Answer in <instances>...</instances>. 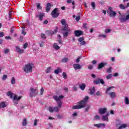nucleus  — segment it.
Wrapping results in <instances>:
<instances>
[{
	"instance_id": "nucleus-1",
	"label": "nucleus",
	"mask_w": 129,
	"mask_h": 129,
	"mask_svg": "<svg viewBox=\"0 0 129 129\" xmlns=\"http://www.w3.org/2000/svg\"><path fill=\"white\" fill-rule=\"evenodd\" d=\"M53 98L56 100V103L58 104V107L55 106L53 108V111L58 112L59 111V109L62 107V103L60 99H63V98H64V96L60 95L58 97L57 96H53Z\"/></svg>"
},
{
	"instance_id": "nucleus-2",
	"label": "nucleus",
	"mask_w": 129,
	"mask_h": 129,
	"mask_svg": "<svg viewBox=\"0 0 129 129\" xmlns=\"http://www.w3.org/2000/svg\"><path fill=\"white\" fill-rule=\"evenodd\" d=\"M34 67V64L32 63H29L28 64H25L23 68V71L28 74V73H32L33 72V67Z\"/></svg>"
},
{
	"instance_id": "nucleus-3",
	"label": "nucleus",
	"mask_w": 129,
	"mask_h": 129,
	"mask_svg": "<svg viewBox=\"0 0 129 129\" xmlns=\"http://www.w3.org/2000/svg\"><path fill=\"white\" fill-rule=\"evenodd\" d=\"M118 19L121 23H124L129 20V14L127 15H122L120 12H118Z\"/></svg>"
},
{
	"instance_id": "nucleus-4",
	"label": "nucleus",
	"mask_w": 129,
	"mask_h": 129,
	"mask_svg": "<svg viewBox=\"0 0 129 129\" xmlns=\"http://www.w3.org/2000/svg\"><path fill=\"white\" fill-rule=\"evenodd\" d=\"M60 23L62 26H63L62 28V31H64V32L68 31V32H71V30L68 29V24H66V21L65 19H61Z\"/></svg>"
},
{
	"instance_id": "nucleus-5",
	"label": "nucleus",
	"mask_w": 129,
	"mask_h": 129,
	"mask_svg": "<svg viewBox=\"0 0 129 129\" xmlns=\"http://www.w3.org/2000/svg\"><path fill=\"white\" fill-rule=\"evenodd\" d=\"M51 16L53 19H56L60 16V13L58 11V8H55L50 13Z\"/></svg>"
},
{
	"instance_id": "nucleus-6",
	"label": "nucleus",
	"mask_w": 129,
	"mask_h": 129,
	"mask_svg": "<svg viewBox=\"0 0 129 129\" xmlns=\"http://www.w3.org/2000/svg\"><path fill=\"white\" fill-rule=\"evenodd\" d=\"M107 13L109 14L110 17L111 18L112 17H116V12L115 11H113L112 8L111 7H108Z\"/></svg>"
},
{
	"instance_id": "nucleus-7",
	"label": "nucleus",
	"mask_w": 129,
	"mask_h": 129,
	"mask_svg": "<svg viewBox=\"0 0 129 129\" xmlns=\"http://www.w3.org/2000/svg\"><path fill=\"white\" fill-rule=\"evenodd\" d=\"M30 91H31L30 94V97H34L38 94V89H34V88H31Z\"/></svg>"
},
{
	"instance_id": "nucleus-8",
	"label": "nucleus",
	"mask_w": 129,
	"mask_h": 129,
	"mask_svg": "<svg viewBox=\"0 0 129 129\" xmlns=\"http://www.w3.org/2000/svg\"><path fill=\"white\" fill-rule=\"evenodd\" d=\"M104 80L102 79H97L96 80L94 81V84H96V85H98V84H102V85H104Z\"/></svg>"
},
{
	"instance_id": "nucleus-9",
	"label": "nucleus",
	"mask_w": 129,
	"mask_h": 129,
	"mask_svg": "<svg viewBox=\"0 0 129 129\" xmlns=\"http://www.w3.org/2000/svg\"><path fill=\"white\" fill-rule=\"evenodd\" d=\"M89 99V97L88 96H86L84 100H81L80 102H78V104H82L85 106V104H86V102H87V100Z\"/></svg>"
},
{
	"instance_id": "nucleus-10",
	"label": "nucleus",
	"mask_w": 129,
	"mask_h": 129,
	"mask_svg": "<svg viewBox=\"0 0 129 129\" xmlns=\"http://www.w3.org/2000/svg\"><path fill=\"white\" fill-rule=\"evenodd\" d=\"M58 32V27H55V29L53 31H51L50 30H47L46 31L47 35H54V34H56Z\"/></svg>"
},
{
	"instance_id": "nucleus-11",
	"label": "nucleus",
	"mask_w": 129,
	"mask_h": 129,
	"mask_svg": "<svg viewBox=\"0 0 129 129\" xmlns=\"http://www.w3.org/2000/svg\"><path fill=\"white\" fill-rule=\"evenodd\" d=\"M79 105H75L73 106L72 108L73 109H81V108H83L84 107H85V106L82 105V104H79Z\"/></svg>"
},
{
	"instance_id": "nucleus-12",
	"label": "nucleus",
	"mask_w": 129,
	"mask_h": 129,
	"mask_svg": "<svg viewBox=\"0 0 129 129\" xmlns=\"http://www.w3.org/2000/svg\"><path fill=\"white\" fill-rule=\"evenodd\" d=\"M106 111H107V109H106V108H100L99 109V113L101 115H102V114H104Z\"/></svg>"
},
{
	"instance_id": "nucleus-13",
	"label": "nucleus",
	"mask_w": 129,
	"mask_h": 129,
	"mask_svg": "<svg viewBox=\"0 0 129 129\" xmlns=\"http://www.w3.org/2000/svg\"><path fill=\"white\" fill-rule=\"evenodd\" d=\"M82 35H83V31H82V30L75 31V36L76 37H79L80 36H81Z\"/></svg>"
},
{
	"instance_id": "nucleus-14",
	"label": "nucleus",
	"mask_w": 129,
	"mask_h": 129,
	"mask_svg": "<svg viewBox=\"0 0 129 129\" xmlns=\"http://www.w3.org/2000/svg\"><path fill=\"white\" fill-rule=\"evenodd\" d=\"M45 17V13H40L39 15H37L36 16V18H39V20L41 21H43V18Z\"/></svg>"
},
{
	"instance_id": "nucleus-15",
	"label": "nucleus",
	"mask_w": 129,
	"mask_h": 129,
	"mask_svg": "<svg viewBox=\"0 0 129 129\" xmlns=\"http://www.w3.org/2000/svg\"><path fill=\"white\" fill-rule=\"evenodd\" d=\"M51 7H52V5H51L50 3H47L46 7L45 9V11L46 12V13H49V12H50V10H51Z\"/></svg>"
},
{
	"instance_id": "nucleus-16",
	"label": "nucleus",
	"mask_w": 129,
	"mask_h": 129,
	"mask_svg": "<svg viewBox=\"0 0 129 129\" xmlns=\"http://www.w3.org/2000/svg\"><path fill=\"white\" fill-rule=\"evenodd\" d=\"M106 65V63L101 62L98 65L97 69L99 70L103 68V67H104V66H105Z\"/></svg>"
},
{
	"instance_id": "nucleus-17",
	"label": "nucleus",
	"mask_w": 129,
	"mask_h": 129,
	"mask_svg": "<svg viewBox=\"0 0 129 129\" xmlns=\"http://www.w3.org/2000/svg\"><path fill=\"white\" fill-rule=\"evenodd\" d=\"M89 94H90L91 95H93V94H94V93H95V87H93L92 89H89Z\"/></svg>"
},
{
	"instance_id": "nucleus-18",
	"label": "nucleus",
	"mask_w": 129,
	"mask_h": 129,
	"mask_svg": "<svg viewBox=\"0 0 129 129\" xmlns=\"http://www.w3.org/2000/svg\"><path fill=\"white\" fill-rule=\"evenodd\" d=\"M15 48L16 49L17 51L19 54H22V53H24V49H21L20 48V47H19V46H15Z\"/></svg>"
},
{
	"instance_id": "nucleus-19",
	"label": "nucleus",
	"mask_w": 129,
	"mask_h": 129,
	"mask_svg": "<svg viewBox=\"0 0 129 129\" xmlns=\"http://www.w3.org/2000/svg\"><path fill=\"white\" fill-rule=\"evenodd\" d=\"M73 67H74V69H75L76 70H78L81 69V66H80V64H79L78 63L74 64L73 65Z\"/></svg>"
},
{
	"instance_id": "nucleus-20",
	"label": "nucleus",
	"mask_w": 129,
	"mask_h": 129,
	"mask_svg": "<svg viewBox=\"0 0 129 129\" xmlns=\"http://www.w3.org/2000/svg\"><path fill=\"white\" fill-rule=\"evenodd\" d=\"M94 125L96 127H97L98 128H100L101 126H105V123H98V124H95Z\"/></svg>"
},
{
	"instance_id": "nucleus-21",
	"label": "nucleus",
	"mask_w": 129,
	"mask_h": 129,
	"mask_svg": "<svg viewBox=\"0 0 129 129\" xmlns=\"http://www.w3.org/2000/svg\"><path fill=\"white\" fill-rule=\"evenodd\" d=\"M109 95H110L111 98L113 99V98H115L116 96V94L114 93V92H112L110 93H109Z\"/></svg>"
},
{
	"instance_id": "nucleus-22",
	"label": "nucleus",
	"mask_w": 129,
	"mask_h": 129,
	"mask_svg": "<svg viewBox=\"0 0 129 129\" xmlns=\"http://www.w3.org/2000/svg\"><path fill=\"white\" fill-rule=\"evenodd\" d=\"M5 107H7L6 102H1L0 103V108H5Z\"/></svg>"
},
{
	"instance_id": "nucleus-23",
	"label": "nucleus",
	"mask_w": 129,
	"mask_h": 129,
	"mask_svg": "<svg viewBox=\"0 0 129 129\" xmlns=\"http://www.w3.org/2000/svg\"><path fill=\"white\" fill-rule=\"evenodd\" d=\"M62 72V70L60 69V68H57V69L54 70V73L55 74H59V73H61Z\"/></svg>"
},
{
	"instance_id": "nucleus-24",
	"label": "nucleus",
	"mask_w": 129,
	"mask_h": 129,
	"mask_svg": "<svg viewBox=\"0 0 129 129\" xmlns=\"http://www.w3.org/2000/svg\"><path fill=\"white\" fill-rule=\"evenodd\" d=\"M79 87L81 90H84L85 89V87H86V85H85V84L83 83L79 86Z\"/></svg>"
},
{
	"instance_id": "nucleus-25",
	"label": "nucleus",
	"mask_w": 129,
	"mask_h": 129,
	"mask_svg": "<svg viewBox=\"0 0 129 129\" xmlns=\"http://www.w3.org/2000/svg\"><path fill=\"white\" fill-rule=\"evenodd\" d=\"M22 97H23L22 96H19V97H18V96L15 95L14 96V100H20V99H21L22 98Z\"/></svg>"
},
{
	"instance_id": "nucleus-26",
	"label": "nucleus",
	"mask_w": 129,
	"mask_h": 129,
	"mask_svg": "<svg viewBox=\"0 0 129 129\" xmlns=\"http://www.w3.org/2000/svg\"><path fill=\"white\" fill-rule=\"evenodd\" d=\"M108 113H107V114H106V115H103L102 116V119L103 120H105V121H106V120H108Z\"/></svg>"
},
{
	"instance_id": "nucleus-27",
	"label": "nucleus",
	"mask_w": 129,
	"mask_h": 129,
	"mask_svg": "<svg viewBox=\"0 0 129 129\" xmlns=\"http://www.w3.org/2000/svg\"><path fill=\"white\" fill-rule=\"evenodd\" d=\"M12 16H13V11H10L9 13V21L12 19H14V18L12 17Z\"/></svg>"
},
{
	"instance_id": "nucleus-28",
	"label": "nucleus",
	"mask_w": 129,
	"mask_h": 129,
	"mask_svg": "<svg viewBox=\"0 0 129 129\" xmlns=\"http://www.w3.org/2000/svg\"><path fill=\"white\" fill-rule=\"evenodd\" d=\"M51 69H52V67H48L47 69L45 70L46 73H50L51 72Z\"/></svg>"
},
{
	"instance_id": "nucleus-29",
	"label": "nucleus",
	"mask_w": 129,
	"mask_h": 129,
	"mask_svg": "<svg viewBox=\"0 0 129 129\" xmlns=\"http://www.w3.org/2000/svg\"><path fill=\"white\" fill-rule=\"evenodd\" d=\"M125 127H126V124L124 123L119 126L118 129L125 128Z\"/></svg>"
},
{
	"instance_id": "nucleus-30",
	"label": "nucleus",
	"mask_w": 129,
	"mask_h": 129,
	"mask_svg": "<svg viewBox=\"0 0 129 129\" xmlns=\"http://www.w3.org/2000/svg\"><path fill=\"white\" fill-rule=\"evenodd\" d=\"M27 118H24L22 122V125H23V126H26V125H27Z\"/></svg>"
},
{
	"instance_id": "nucleus-31",
	"label": "nucleus",
	"mask_w": 129,
	"mask_h": 129,
	"mask_svg": "<svg viewBox=\"0 0 129 129\" xmlns=\"http://www.w3.org/2000/svg\"><path fill=\"white\" fill-rule=\"evenodd\" d=\"M112 88H114V86H111L108 87V88L106 89V91H105V93L107 94L108 93V92L110 90V89H112Z\"/></svg>"
},
{
	"instance_id": "nucleus-32",
	"label": "nucleus",
	"mask_w": 129,
	"mask_h": 129,
	"mask_svg": "<svg viewBox=\"0 0 129 129\" xmlns=\"http://www.w3.org/2000/svg\"><path fill=\"white\" fill-rule=\"evenodd\" d=\"M119 7L120 9V10H125V9H126V7H125V6H124V5L122 4L119 5Z\"/></svg>"
},
{
	"instance_id": "nucleus-33",
	"label": "nucleus",
	"mask_w": 129,
	"mask_h": 129,
	"mask_svg": "<svg viewBox=\"0 0 129 129\" xmlns=\"http://www.w3.org/2000/svg\"><path fill=\"white\" fill-rule=\"evenodd\" d=\"M11 84H16V79L14 77H13L11 79Z\"/></svg>"
},
{
	"instance_id": "nucleus-34",
	"label": "nucleus",
	"mask_w": 129,
	"mask_h": 129,
	"mask_svg": "<svg viewBox=\"0 0 129 129\" xmlns=\"http://www.w3.org/2000/svg\"><path fill=\"white\" fill-rule=\"evenodd\" d=\"M56 45H57V44L54 43V45H53L54 49H55V50H60V46Z\"/></svg>"
},
{
	"instance_id": "nucleus-35",
	"label": "nucleus",
	"mask_w": 129,
	"mask_h": 129,
	"mask_svg": "<svg viewBox=\"0 0 129 129\" xmlns=\"http://www.w3.org/2000/svg\"><path fill=\"white\" fill-rule=\"evenodd\" d=\"M7 96H10L11 98H13V93H12V92L9 91L7 93Z\"/></svg>"
},
{
	"instance_id": "nucleus-36",
	"label": "nucleus",
	"mask_w": 129,
	"mask_h": 129,
	"mask_svg": "<svg viewBox=\"0 0 129 129\" xmlns=\"http://www.w3.org/2000/svg\"><path fill=\"white\" fill-rule=\"evenodd\" d=\"M68 60H69V59L67 57H64L62 60L61 62L62 63H66V62H68Z\"/></svg>"
},
{
	"instance_id": "nucleus-37",
	"label": "nucleus",
	"mask_w": 129,
	"mask_h": 129,
	"mask_svg": "<svg viewBox=\"0 0 129 129\" xmlns=\"http://www.w3.org/2000/svg\"><path fill=\"white\" fill-rule=\"evenodd\" d=\"M48 110L50 112L53 113V112H54V108H53L52 107L50 106L48 108Z\"/></svg>"
},
{
	"instance_id": "nucleus-38",
	"label": "nucleus",
	"mask_w": 129,
	"mask_h": 129,
	"mask_svg": "<svg viewBox=\"0 0 129 129\" xmlns=\"http://www.w3.org/2000/svg\"><path fill=\"white\" fill-rule=\"evenodd\" d=\"M68 32H70V31H66V32L63 33V38H66V37L68 36L69 34Z\"/></svg>"
},
{
	"instance_id": "nucleus-39",
	"label": "nucleus",
	"mask_w": 129,
	"mask_h": 129,
	"mask_svg": "<svg viewBox=\"0 0 129 129\" xmlns=\"http://www.w3.org/2000/svg\"><path fill=\"white\" fill-rule=\"evenodd\" d=\"M125 104H127V105L129 104V100L127 97H125Z\"/></svg>"
},
{
	"instance_id": "nucleus-40",
	"label": "nucleus",
	"mask_w": 129,
	"mask_h": 129,
	"mask_svg": "<svg viewBox=\"0 0 129 129\" xmlns=\"http://www.w3.org/2000/svg\"><path fill=\"white\" fill-rule=\"evenodd\" d=\"M83 41H84V37H82L79 38L78 42H79V43H81V42H83Z\"/></svg>"
},
{
	"instance_id": "nucleus-41",
	"label": "nucleus",
	"mask_w": 129,
	"mask_h": 129,
	"mask_svg": "<svg viewBox=\"0 0 129 129\" xmlns=\"http://www.w3.org/2000/svg\"><path fill=\"white\" fill-rule=\"evenodd\" d=\"M91 7L93 8V10H95V3L94 2L91 3Z\"/></svg>"
},
{
	"instance_id": "nucleus-42",
	"label": "nucleus",
	"mask_w": 129,
	"mask_h": 129,
	"mask_svg": "<svg viewBox=\"0 0 129 129\" xmlns=\"http://www.w3.org/2000/svg\"><path fill=\"white\" fill-rule=\"evenodd\" d=\"M111 77H112V74H109L108 75H107L106 77V79L108 80V79H110V78H111Z\"/></svg>"
},
{
	"instance_id": "nucleus-43",
	"label": "nucleus",
	"mask_w": 129,
	"mask_h": 129,
	"mask_svg": "<svg viewBox=\"0 0 129 129\" xmlns=\"http://www.w3.org/2000/svg\"><path fill=\"white\" fill-rule=\"evenodd\" d=\"M80 46H84V45H86V41H82L81 43H80Z\"/></svg>"
},
{
	"instance_id": "nucleus-44",
	"label": "nucleus",
	"mask_w": 129,
	"mask_h": 129,
	"mask_svg": "<svg viewBox=\"0 0 129 129\" xmlns=\"http://www.w3.org/2000/svg\"><path fill=\"white\" fill-rule=\"evenodd\" d=\"M111 67L108 68L106 70L107 73H110L111 72Z\"/></svg>"
},
{
	"instance_id": "nucleus-45",
	"label": "nucleus",
	"mask_w": 129,
	"mask_h": 129,
	"mask_svg": "<svg viewBox=\"0 0 129 129\" xmlns=\"http://www.w3.org/2000/svg\"><path fill=\"white\" fill-rule=\"evenodd\" d=\"M37 8L38 10H42V7H41V4L38 3Z\"/></svg>"
},
{
	"instance_id": "nucleus-46",
	"label": "nucleus",
	"mask_w": 129,
	"mask_h": 129,
	"mask_svg": "<svg viewBox=\"0 0 129 129\" xmlns=\"http://www.w3.org/2000/svg\"><path fill=\"white\" fill-rule=\"evenodd\" d=\"M62 76L64 79H66V78H67V74H66V73H62Z\"/></svg>"
},
{
	"instance_id": "nucleus-47",
	"label": "nucleus",
	"mask_w": 129,
	"mask_h": 129,
	"mask_svg": "<svg viewBox=\"0 0 129 129\" xmlns=\"http://www.w3.org/2000/svg\"><path fill=\"white\" fill-rule=\"evenodd\" d=\"M7 78H8V75H4L2 78V80H3L4 81L6 80V79H7Z\"/></svg>"
},
{
	"instance_id": "nucleus-48",
	"label": "nucleus",
	"mask_w": 129,
	"mask_h": 129,
	"mask_svg": "<svg viewBox=\"0 0 129 129\" xmlns=\"http://www.w3.org/2000/svg\"><path fill=\"white\" fill-rule=\"evenodd\" d=\"M83 27L84 29H85V30H87V24L84 23L83 25Z\"/></svg>"
},
{
	"instance_id": "nucleus-49",
	"label": "nucleus",
	"mask_w": 129,
	"mask_h": 129,
	"mask_svg": "<svg viewBox=\"0 0 129 129\" xmlns=\"http://www.w3.org/2000/svg\"><path fill=\"white\" fill-rule=\"evenodd\" d=\"M38 125V120L35 119L34 122V126H36Z\"/></svg>"
},
{
	"instance_id": "nucleus-50",
	"label": "nucleus",
	"mask_w": 129,
	"mask_h": 129,
	"mask_svg": "<svg viewBox=\"0 0 129 129\" xmlns=\"http://www.w3.org/2000/svg\"><path fill=\"white\" fill-rule=\"evenodd\" d=\"M96 94L97 96H101V95H102L101 93L99 91H97L96 93Z\"/></svg>"
},
{
	"instance_id": "nucleus-51",
	"label": "nucleus",
	"mask_w": 129,
	"mask_h": 129,
	"mask_svg": "<svg viewBox=\"0 0 129 129\" xmlns=\"http://www.w3.org/2000/svg\"><path fill=\"white\" fill-rule=\"evenodd\" d=\"M89 108H90V106L88 105L87 107L85 109V112H87V111H88V109H89Z\"/></svg>"
},
{
	"instance_id": "nucleus-52",
	"label": "nucleus",
	"mask_w": 129,
	"mask_h": 129,
	"mask_svg": "<svg viewBox=\"0 0 129 129\" xmlns=\"http://www.w3.org/2000/svg\"><path fill=\"white\" fill-rule=\"evenodd\" d=\"M24 49H26V48H28V43H25L23 45Z\"/></svg>"
},
{
	"instance_id": "nucleus-53",
	"label": "nucleus",
	"mask_w": 129,
	"mask_h": 129,
	"mask_svg": "<svg viewBox=\"0 0 129 129\" xmlns=\"http://www.w3.org/2000/svg\"><path fill=\"white\" fill-rule=\"evenodd\" d=\"M94 119H96V120H97V119H100V117H99V115H96V116H95Z\"/></svg>"
},
{
	"instance_id": "nucleus-54",
	"label": "nucleus",
	"mask_w": 129,
	"mask_h": 129,
	"mask_svg": "<svg viewBox=\"0 0 129 129\" xmlns=\"http://www.w3.org/2000/svg\"><path fill=\"white\" fill-rule=\"evenodd\" d=\"M43 93H44V88H42L40 90L41 95H43Z\"/></svg>"
},
{
	"instance_id": "nucleus-55",
	"label": "nucleus",
	"mask_w": 129,
	"mask_h": 129,
	"mask_svg": "<svg viewBox=\"0 0 129 129\" xmlns=\"http://www.w3.org/2000/svg\"><path fill=\"white\" fill-rule=\"evenodd\" d=\"M80 20V16H78L76 18V20L77 22H79Z\"/></svg>"
},
{
	"instance_id": "nucleus-56",
	"label": "nucleus",
	"mask_w": 129,
	"mask_h": 129,
	"mask_svg": "<svg viewBox=\"0 0 129 129\" xmlns=\"http://www.w3.org/2000/svg\"><path fill=\"white\" fill-rule=\"evenodd\" d=\"M9 52H10V50L8 48L4 50V52H5V54H7V53H9Z\"/></svg>"
},
{
	"instance_id": "nucleus-57",
	"label": "nucleus",
	"mask_w": 129,
	"mask_h": 129,
	"mask_svg": "<svg viewBox=\"0 0 129 129\" xmlns=\"http://www.w3.org/2000/svg\"><path fill=\"white\" fill-rule=\"evenodd\" d=\"M19 41L20 42H23V41H24V37L23 36H20V39H19Z\"/></svg>"
},
{
	"instance_id": "nucleus-58",
	"label": "nucleus",
	"mask_w": 129,
	"mask_h": 129,
	"mask_svg": "<svg viewBox=\"0 0 129 129\" xmlns=\"http://www.w3.org/2000/svg\"><path fill=\"white\" fill-rule=\"evenodd\" d=\"M111 31V30L110 29H106V30H105V32L106 33H110V31Z\"/></svg>"
},
{
	"instance_id": "nucleus-59",
	"label": "nucleus",
	"mask_w": 129,
	"mask_h": 129,
	"mask_svg": "<svg viewBox=\"0 0 129 129\" xmlns=\"http://www.w3.org/2000/svg\"><path fill=\"white\" fill-rule=\"evenodd\" d=\"M41 38H42L43 39H46V35H45V34H41Z\"/></svg>"
},
{
	"instance_id": "nucleus-60",
	"label": "nucleus",
	"mask_w": 129,
	"mask_h": 129,
	"mask_svg": "<svg viewBox=\"0 0 129 129\" xmlns=\"http://www.w3.org/2000/svg\"><path fill=\"white\" fill-rule=\"evenodd\" d=\"M4 36H5V34L4 33V32L0 33V37L1 38H3V37H4Z\"/></svg>"
},
{
	"instance_id": "nucleus-61",
	"label": "nucleus",
	"mask_w": 129,
	"mask_h": 129,
	"mask_svg": "<svg viewBox=\"0 0 129 129\" xmlns=\"http://www.w3.org/2000/svg\"><path fill=\"white\" fill-rule=\"evenodd\" d=\"M76 63H79L80 62V57H78L76 60Z\"/></svg>"
},
{
	"instance_id": "nucleus-62",
	"label": "nucleus",
	"mask_w": 129,
	"mask_h": 129,
	"mask_svg": "<svg viewBox=\"0 0 129 129\" xmlns=\"http://www.w3.org/2000/svg\"><path fill=\"white\" fill-rule=\"evenodd\" d=\"M5 39H6V40H11L12 38L11 37V36H6Z\"/></svg>"
},
{
	"instance_id": "nucleus-63",
	"label": "nucleus",
	"mask_w": 129,
	"mask_h": 129,
	"mask_svg": "<svg viewBox=\"0 0 129 129\" xmlns=\"http://www.w3.org/2000/svg\"><path fill=\"white\" fill-rule=\"evenodd\" d=\"M57 42H58V43L59 44H62V40H61V38H59L58 40H57Z\"/></svg>"
},
{
	"instance_id": "nucleus-64",
	"label": "nucleus",
	"mask_w": 129,
	"mask_h": 129,
	"mask_svg": "<svg viewBox=\"0 0 129 129\" xmlns=\"http://www.w3.org/2000/svg\"><path fill=\"white\" fill-rule=\"evenodd\" d=\"M92 68H93V66L90 65L88 67V69H89L90 70H91V69H92Z\"/></svg>"
}]
</instances>
